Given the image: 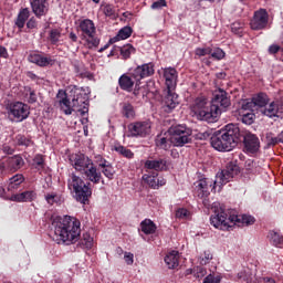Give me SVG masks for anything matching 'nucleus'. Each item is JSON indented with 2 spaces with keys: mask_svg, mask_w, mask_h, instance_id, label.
<instances>
[{
  "mask_svg": "<svg viewBox=\"0 0 283 283\" xmlns=\"http://www.w3.org/2000/svg\"><path fill=\"white\" fill-rule=\"evenodd\" d=\"M120 56L124 61L132 59V54H136V48L132 44H125L119 49Z\"/></svg>",
  "mask_w": 283,
  "mask_h": 283,
  "instance_id": "36",
  "label": "nucleus"
},
{
  "mask_svg": "<svg viewBox=\"0 0 283 283\" xmlns=\"http://www.w3.org/2000/svg\"><path fill=\"white\" fill-rule=\"evenodd\" d=\"M253 105L256 107H266V105H269V95L265 93H259L252 98L251 103L243 105V109H251Z\"/></svg>",
  "mask_w": 283,
  "mask_h": 283,
  "instance_id": "25",
  "label": "nucleus"
},
{
  "mask_svg": "<svg viewBox=\"0 0 283 283\" xmlns=\"http://www.w3.org/2000/svg\"><path fill=\"white\" fill-rule=\"evenodd\" d=\"M140 229L145 235H154L158 227L151 221V219H145L140 222Z\"/></svg>",
  "mask_w": 283,
  "mask_h": 283,
  "instance_id": "32",
  "label": "nucleus"
},
{
  "mask_svg": "<svg viewBox=\"0 0 283 283\" xmlns=\"http://www.w3.org/2000/svg\"><path fill=\"white\" fill-rule=\"evenodd\" d=\"M23 165H25V163L21 156H13L8 159V168L11 171H19Z\"/></svg>",
  "mask_w": 283,
  "mask_h": 283,
  "instance_id": "34",
  "label": "nucleus"
},
{
  "mask_svg": "<svg viewBox=\"0 0 283 283\" xmlns=\"http://www.w3.org/2000/svg\"><path fill=\"white\" fill-rule=\"evenodd\" d=\"M0 56L2 59H8V49H6V46L0 45Z\"/></svg>",
  "mask_w": 283,
  "mask_h": 283,
  "instance_id": "61",
  "label": "nucleus"
},
{
  "mask_svg": "<svg viewBox=\"0 0 283 283\" xmlns=\"http://www.w3.org/2000/svg\"><path fill=\"white\" fill-rule=\"evenodd\" d=\"M128 133L133 138H145L151 134V122H134L128 125Z\"/></svg>",
  "mask_w": 283,
  "mask_h": 283,
  "instance_id": "12",
  "label": "nucleus"
},
{
  "mask_svg": "<svg viewBox=\"0 0 283 283\" xmlns=\"http://www.w3.org/2000/svg\"><path fill=\"white\" fill-rule=\"evenodd\" d=\"M211 260H213V254H211L210 251H205L203 252V258H201L200 260V264H202V266L209 264V262H211Z\"/></svg>",
  "mask_w": 283,
  "mask_h": 283,
  "instance_id": "53",
  "label": "nucleus"
},
{
  "mask_svg": "<svg viewBox=\"0 0 283 283\" xmlns=\"http://www.w3.org/2000/svg\"><path fill=\"white\" fill-rule=\"evenodd\" d=\"M48 40L50 41L51 45H56L59 43V41H61V30L52 29L49 32Z\"/></svg>",
  "mask_w": 283,
  "mask_h": 283,
  "instance_id": "42",
  "label": "nucleus"
},
{
  "mask_svg": "<svg viewBox=\"0 0 283 283\" xmlns=\"http://www.w3.org/2000/svg\"><path fill=\"white\" fill-rule=\"evenodd\" d=\"M269 238L271 240V242H273L274 247H277V244H282V235H280V233L275 232V231H271L269 233Z\"/></svg>",
  "mask_w": 283,
  "mask_h": 283,
  "instance_id": "48",
  "label": "nucleus"
},
{
  "mask_svg": "<svg viewBox=\"0 0 283 283\" xmlns=\"http://www.w3.org/2000/svg\"><path fill=\"white\" fill-rule=\"evenodd\" d=\"M120 114L123 118H127L128 120H134L136 118V108L132 103L129 102H124L120 104Z\"/></svg>",
  "mask_w": 283,
  "mask_h": 283,
  "instance_id": "29",
  "label": "nucleus"
},
{
  "mask_svg": "<svg viewBox=\"0 0 283 283\" xmlns=\"http://www.w3.org/2000/svg\"><path fill=\"white\" fill-rule=\"evenodd\" d=\"M177 105H180L178 101V94L174 93V90H168L167 95L161 102V107L166 114H171L176 109Z\"/></svg>",
  "mask_w": 283,
  "mask_h": 283,
  "instance_id": "16",
  "label": "nucleus"
},
{
  "mask_svg": "<svg viewBox=\"0 0 283 283\" xmlns=\"http://www.w3.org/2000/svg\"><path fill=\"white\" fill-rule=\"evenodd\" d=\"M95 163L98 169H102V167H105V165H108L109 161H107V159H105L103 156L97 155L95 156Z\"/></svg>",
  "mask_w": 283,
  "mask_h": 283,
  "instance_id": "55",
  "label": "nucleus"
},
{
  "mask_svg": "<svg viewBox=\"0 0 283 283\" xmlns=\"http://www.w3.org/2000/svg\"><path fill=\"white\" fill-rule=\"evenodd\" d=\"M163 8H167V0H157L151 4V10H163Z\"/></svg>",
  "mask_w": 283,
  "mask_h": 283,
  "instance_id": "54",
  "label": "nucleus"
},
{
  "mask_svg": "<svg viewBox=\"0 0 283 283\" xmlns=\"http://www.w3.org/2000/svg\"><path fill=\"white\" fill-rule=\"evenodd\" d=\"M124 260L128 265L134 264V254L132 252H125Z\"/></svg>",
  "mask_w": 283,
  "mask_h": 283,
  "instance_id": "57",
  "label": "nucleus"
},
{
  "mask_svg": "<svg viewBox=\"0 0 283 283\" xmlns=\"http://www.w3.org/2000/svg\"><path fill=\"white\" fill-rule=\"evenodd\" d=\"M80 247L82 249H92V247H94V238H92L90 233H84L80 241Z\"/></svg>",
  "mask_w": 283,
  "mask_h": 283,
  "instance_id": "40",
  "label": "nucleus"
},
{
  "mask_svg": "<svg viewBox=\"0 0 283 283\" xmlns=\"http://www.w3.org/2000/svg\"><path fill=\"white\" fill-rule=\"evenodd\" d=\"M224 56H226V53L222 49L220 48L211 49L210 59H213L214 61H222Z\"/></svg>",
  "mask_w": 283,
  "mask_h": 283,
  "instance_id": "44",
  "label": "nucleus"
},
{
  "mask_svg": "<svg viewBox=\"0 0 283 283\" xmlns=\"http://www.w3.org/2000/svg\"><path fill=\"white\" fill-rule=\"evenodd\" d=\"M142 179L147 182L150 189H158V172H151L150 175H143Z\"/></svg>",
  "mask_w": 283,
  "mask_h": 283,
  "instance_id": "35",
  "label": "nucleus"
},
{
  "mask_svg": "<svg viewBox=\"0 0 283 283\" xmlns=\"http://www.w3.org/2000/svg\"><path fill=\"white\" fill-rule=\"evenodd\" d=\"M30 14H31V12H30L29 8H21L18 12L15 20H14L15 28H19L20 31L23 30L30 19Z\"/></svg>",
  "mask_w": 283,
  "mask_h": 283,
  "instance_id": "26",
  "label": "nucleus"
},
{
  "mask_svg": "<svg viewBox=\"0 0 283 283\" xmlns=\"http://www.w3.org/2000/svg\"><path fill=\"white\" fill-rule=\"evenodd\" d=\"M133 94H134V96H139V94H140V83H137L135 86H134V88H133Z\"/></svg>",
  "mask_w": 283,
  "mask_h": 283,
  "instance_id": "62",
  "label": "nucleus"
},
{
  "mask_svg": "<svg viewBox=\"0 0 283 283\" xmlns=\"http://www.w3.org/2000/svg\"><path fill=\"white\" fill-rule=\"evenodd\" d=\"M253 120H255V114H253L252 112L245 113L241 117V122L244 125H253Z\"/></svg>",
  "mask_w": 283,
  "mask_h": 283,
  "instance_id": "47",
  "label": "nucleus"
},
{
  "mask_svg": "<svg viewBox=\"0 0 283 283\" xmlns=\"http://www.w3.org/2000/svg\"><path fill=\"white\" fill-rule=\"evenodd\" d=\"M30 6L36 19L45 17L50 12V2L48 0H30Z\"/></svg>",
  "mask_w": 283,
  "mask_h": 283,
  "instance_id": "17",
  "label": "nucleus"
},
{
  "mask_svg": "<svg viewBox=\"0 0 283 283\" xmlns=\"http://www.w3.org/2000/svg\"><path fill=\"white\" fill-rule=\"evenodd\" d=\"M12 202H34L36 200V191L25 190L21 193H15L11 196Z\"/></svg>",
  "mask_w": 283,
  "mask_h": 283,
  "instance_id": "24",
  "label": "nucleus"
},
{
  "mask_svg": "<svg viewBox=\"0 0 283 283\" xmlns=\"http://www.w3.org/2000/svg\"><path fill=\"white\" fill-rule=\"evenodd\" d=\"M238 143H243L247 154H258L260 151V138H258V135L241 130L238 124L226 125L211 138V147L217 151H232L238 147Z\"/></svg>",
  "mask_w": 283,
  "mask_h": 283,
  "instance_id": "1",
  "label": "nucleus"
},
{
  "mask_svg": "<svg viewBox=\"0 0 283 283\" xmlns=\"http://www.w3.org/2000/svg\"><path fill=\"white\" fill-rule=\"evenodd\" d=\"M51 227L54 230L53 240L57 244L70 247V244H75L81 240V221L74 217H56L53 219Z\"/></svg>",
  "mask_w": 283,
  "mask_h": 283,
  "instance_id": "3",
  "label": "nucleus"
},
{
  "mask_svg": "<svg viewBox=\"0 0 283 283\" xmlns=\"http://www.w3.org/2000/svg\"><path fill=\"white\" fill-rule=\"evenodd\" d=\"M265 140L268 143V147H275V145H280L283 144V140H282V135L279 134L276 137H275V134L273 133H266L265 135Z\"/></svg>",
  "mask_w": 283,
  "mask_h": 283,
  "instance_id": "37",
  "label": "nucleus"
},
{
  "mask_svg": "<svg viewBox=\"0 0 283 283\" xmlns=\"http://www.w3.org/2000/svg\"><path fill=\"white\" fill-rule=\"evenodd\" d=\"M164 260L168 269H177V266L180 264V255L178 254V251L169 252Z\"/></svg>",
  "mask_w": 283,
  "mask_h": 283,
  "instance_id": "31",
  "label": "nucleus"
},
{
  "mask_svg": "<svg viewBox=\"0 0 283 283\" xmlns=\"http://www.w3.org/2000/svg\"><path fill=\"white\" fill-rule=\"evenodd\" d=\"M231 31H232L234 34H238V36H242V27H240V24L233 23V24L231 25Z\"/></svg>",
  "mask_w": 283,
  "mask_h": 283,
  "instance_id": "56",
  "label": "nucleus"
},
{
  "mask_svg": "<svg viewBox=\"0 0 283 283\" xmlns=\"http://www.w3.org/2000/svg\"><path fill=\"white\" fill-rule=\"evenodd\" d=\"M134 30L132 27H124L122 28L116 36L109 39V43H118V41H125V39H129Z\"/></svg>",
  "mask_w": 283,
  "mask_h": 283,
  "instance_id": "30",
  "label": "nucleus"
},
{
  "mask_svg": "<svg viewBox=\"0 0 283 283\" xmlns=\"http://www.w3.org/2000/svg\"><path fill=\"white\" fill-rule=\"evenodd\" d=\"M45 200L48 205H55L61 200V197L54 192L45 195Z\"/></svg>",
  "mask_w": 283,
  "mask_h": 283,
  "instance_id": "50",
  "label": "nucleus"
},
{
  "mask_svg": "<svg viewBox=\"0 0 283 283\" xmlns=\"http://www.w3.org/2000/svg\"><path fill=\"white\" fill-rule=\"evenodd\" d=\"M115 151H117V154H119L124 158H128L129 160L134 158V151L125 146H115Z\"/></svg>",
  "mask_w": 283,
  "mask_h": 283,
  "instance_id": "43",
  "label": "nucleus"
},
{
  "mask_svg": "<svg viewBox=\"0 0 283 283\" xmlns=\"http://www.w3.org/2000/svg\"><path fill=\"white\" fill-rule=\"evenodd\" d=\"M212 105V109L218 108L217 118L222 114V112H227L229 107H231V96L227 91L219 88L214 91L212 101L210 102Z\"/></svg>",
  "mask_w": 283,
  "mask_h": 283,
  "instance_id": "11",
  "label": "nucleus"
},
{
  "mask_svg": "<svg viewBox=\"0 0 283 283\" xmlns=\"http://www.w3.org/2000/svg\"><path fill=\"white\" fill-rule=\"evenodd\" d=\"M60 107L66 116H71L75 108H77L81 116H85L90 112V87L74 88L72 102H70L67 95H64L60 99Z\"/></svg>",
  "mask_w": 283,
  "mask_h": 283,
  "instance_id": "5",
  "label": "nucleus"
},
{
  "mask_svg": "<svg viewBox=\"0 0 283 283\" xmlns=\"http://www.w3.org/2000/svg\"><path fill=\"white\" fill-rule=\"evenodd\" d=\"M67 187L75 193L74 198L77 202H81V205L90 202V198H92L91 182H85L83 178L73 172L69 177Z\"/></svg>",
  "mask_w": 283,
  "mask_h": 283,
  "instance_id": "7",
  "label": "nucleus"
},
{
  "mask_svg": "<svg viewBox=\"0 0 283 283\" xmlns=\"http://www.w3.org/2000/svg\"><path fill=\"white\" fill-rule=\"evenodd\" d=\"M222 282V277L220 275L209 274L203 279V283H220Z\"/></svg>",
  "mask_w": 283,
  "mask_h": 283,
  "instance_id": "51",
  "label": "nucleus"
},
{
  "mask_svg": "<svg viewBox=\"0 0 283 283\" xmlns=\"http://www.w3.org/2000/svg\"><path fill=\"white\" fill-rule=\"evenodd\" d=\"M70 163L75 171L83 174L94 161L85 154L78 153L70 156Z\"/></svg>",
  "mask_w": 283,
  "mask_h": 283,
  "instance_id": "15",
  "label": "nucleus"
},
{
  "mask_svg": "<svg viewBox=\"0 0 283 283\" xmlns=\"http://www.w3.org/2000/svg\"><path fill=\"white\" fill-rule=\"evenodd\" d=\"M144 168L154 170L153 174H158V171H167V159H148L145 161Z\"/></svg>",
  "mask_w": 283,
  "mask_h": 283,
  "instance_id": "22",
  "label": "nucleus"
},
{
  "mask_svg": "<svg viewBox=\"0 0 283 283\" xmlns=\"http://www.w3.org/2000/svg\"><path fill=\"white\" fill-rule=\"evenodd\" d=\"M6 109L12 123H23L30 116V106L23 102H11L7 104Z\"/></svg>",
  "mask_w": 283,
  "mask_h": 283,
  "instance_id": "10",
  "label": "nucleus"
},
{
  "mask_svg": "<svg viewBox=\"0 0 283 283\" xmlns=\"http://www.w3.org/2000/svg\"><path fill=\"white\" fill-rule=\"evenodd\" d=\"M171 145H174V142L171 140V135L169 133L165 132L164 135H158L156 138V146L159 149H164L165 151H169L171 149Z\"/></svg>",
  "mask_w": 283,
  "mask_h": 283,
  "instance_id": "27",
  "label": "nucleus"
},
{
  "mask_svg": "<svg viewBox=\"0 0 283 283\" xmlns=\"http://www.w3.org/2000/svg\"><path fill=\"white\" fill-rule=\"evenodd\" d=\"M210 223L214 229H220V231H227L231 224H243L244 227H251L255 224V217L251 214H230L223 207L216 208L214 214L210 217Z\"/></svg>",
  "mask_w": 283,
  "mask_h": 283,
  "instance_id": "4",
  "label": "nucleus"
},
{
  "mask_svg": "<svg viewBox=\"0 0 283 283\" xmlns=\"http://www.w3.org/2000/svg\"><path fill=\"white\" fill-rule=\"evenodd\" d=\"M3 154L12 155L14 154V148L10 147L9 145L4 144L2 146Z\"/></svg>",
  "mask_w": 283,
  "mask_h": 283,
  "instance_id": "59",
  "label": "nucleus"
},
{
  "mask_svg": "<svg viewBox=\"0 0 283 283\" xmlns=\"http://www.w3.org/2000/svg\"><path fill=\"white\" fill-rule=\"evenodd\" d=\"M195 55L196 56H207L211 55V46H205V48H197L195 50Z\"/></svg>",
  "mask_w": 283,
  "mask_h": 283,
  "instance_id": "49",
  "label": "nucleus"
},
{
  "mask_svg": "<svg viewBox=\"0 0 283 283\" xmlns=\"http://www.w3.org/2000/svg\"><path fill=\"white\" fill-rule=\"evenodd\" d=\"M240 174V166L238 164L230 161L226 165V169L221 170L217 175V179L213 181L209 178H201L195 182V193L198 198L203 199L205 207H209V196L211 191L216 189V185H227L231 182L232 178H235Z\"/></svg>",
  "mask_w": 283,
  "mask_h": 283,
  "instance_id": "2",
  "label": "nucleus"
},
{
  "mask_svg": "<svg viewBox=\"0 0 283 283\" xmlns=\"http://www.w3.org/2000/svg\"><path fill=\"white\" fill-rule=\"evenodd\" d=\"M165 185H167V179H165V178H157V189L159 187H165Z\"/></svg>",
  "mask_w": 283,
  "mask_h": 283,
  "instance_id": "63",
  "label": "nucleus"
},
{
  "mask_svg": "<svg viewBox=\"0 0 283 283\" xmlns=\"http://www.w3.org/2000/svg\"><path fill=\"white\" fill-rule=\"evenodd\" d=\"M264 116L269 118H280L283 114V102L282 99H275L271 102L264 109Z\"/></svg>",
  "mask_w": 283,
  "mask_h": 283,
  "instance_id": "19",
  "label": "nucleus"
},
{
  "mask_svg": "<svg viewBox=\"0 0 283 283\" xmlns=\"http://www.w3.org/2000/svg\"><path fill=\"white\" fill-rule=\"evenodd\" d=\"M14 145L17 147H32V145H34V140H32V137H28L23 134H18L14 139Z\"/></svg>",
  "mask_w": 283,
  "mask_h": 283,
  "instance_id": "33",
  "label": "nucleus"
},
{
  "mask_svg": "<svg viewBox=\"0 0 283 283\" xmlns=\"http://www.w3.org/2000/svg\"><path fill=\"white\" fill-rule=\"evenodd\" d=\"M29 63H34L39 67H48V65H54L52 57L43 56L39 53H31L28 56Z\"/></svg>",
  "mask_w": 283,
  "mask_h": 283,
  "instance_id": "23",
  "label": "nucleus"
},
{
  "mask_svg": "<svg viewBox=\"0 0 283 283\" xmlns=\"http://www.w3.org/2000/svg\"><path fill=\"white\" fill-rule=\"evenodd\" d=\"M281 50H282V48H280V45L272 44L269 48V54H277V52H280Z\"/></svg>",
  "mask_w": 283,
  "mask_h": 283,
  "instance_id": "58",
  "label": "nucleus"
},
{
  "mask_svg": "<svg viewBox=\"0 0 283 283\" xmlns=\"http://www.w3.org/2000/svg\"><path fill=\"white\" fill-rule=\"evenodd\" d=\"M86 180L93 185H105V180H103V174L98 170V167L94 165V163L83 172Z\"/></svg>",
  "mask_w": 283,
  "mask_h": 283,
  "instance_id": "18",
  "label": "nucleus"
},
{
  "mask_svg": "<svg viewBox=\"0 0 283 283\" xmlns=\"http://www.w3.org/2000/svg\"><path fill=\"white\" fill-rule=\"evenodd\" d=\"M36 101H38L36 92L31 91L29 94V103L34 104L36 103Z\"/></svg>",
  "mask_w": 283,
  "mask_h": 283,
  "instance_id": "60",
  "label": "nucleus"
},
{
  "mask_svg": "<svg viewBox=\"0 0 283 283\" xmlns=\"http://www.w3.org/2000/svg\"><path fill=\"white\" fill-rule=\"evenodd\" d=\"M133 78L139 82L149 78L156 74V64L154 62L144 63L142 65H137L135 69L130 70Z\"/></svg>",
  "mask_w": 283,
  "mask_h": 283,
  "instance_id": "13",
  "label": "nucleus"
},
{
  "mask_svg": "<svg viewBox=\"0 0 283 283\" xmlns=\"http://www.w3.org/2000/svg\"><path fill=\"white\" fill-rule=\"evenodd\" d=\"M77 31L88 50H94L101 45V38L96 34V24L91 19L81 20Z\"/></svg>",
  "mask_w": 283,
  "mask_h": 283,
  "instance_id": "8",
  "label": "nucleus"
},
{
  "mask_svg": "<svg viewBox=\"0 0 283 283\" xmlns=\"http://www.w3.org/2000/svg\"><path fill=\"white\" fill-rule=\"evenodd\" d=\"M29 167L33 171L41 174L45 169V157L41 154H36L32 160L29 161Z\"/></svg>",
  "mask_w": 283,
  "mask_h": 283,
  "instance_id": "28",
  "label": "nucleus"
},
{
  "mask_svg": "<svg viewBox=\"0 0 283 283\" xmlns=\"http://www.w3.org/2000/svg\"><path fill=\"white\" fill-rule=\"evenodd\" d=\"M190 109L197 120H205L206 123H216L218 120V107L213 109L211 101L205 95L196 97Z\"/></svg>",
  "mask_w": 283,
  "mask_h": 283,
  "instance_id": "6",
  "label": "nucleus"
},
{
  "mask_svg": "<svg viewBox=\"0 0 283 283\" xmlns=\"http://www.w3.org/2000/svg\"><path fill=\"white\" fill-rule=\"evenodd\" d=\"M191 128H187L185 125L171 126L166 132L170 136L174 147H185L191 143Z\"/></svg>",
  "mask_w": 283,
  "mask_h": 283,
  "instance_id": "9",
  "label": "nucleus"
},
{
  "mask_svg": "<svg viewBox=\"0 0 283 283\" xmlns=\"http://www.w3.org/2000/svg\"><path fill=\"white\" fill-rule=\"evenodd\" d=\"M69 39L72 41V43H76V41H78V35H76L74 32H71L69 34Z\"/></svg>",
  "mask_w": 283,
  "mask_h": 283,
  "instance_id": "64",
  "label": "nucleus"
},
{
  "mask_svg": "<svg viewBox=\"0 0 283 283\" xmlns=\"http://www.w3.org/2000/svg\"><path fill=\"white\" fill-rule=\"evenodd\" d=\"M166 83L167 90L171 92V90H176V85L178 84V71L175 67H166L164 69L163 74Z\"/></svg>",
  "mask_w": 283,
  "mask_h": 283,
  "instance_id": "21",
  "label": "nucleus"
},
{
  "mask_svg": "<svg viewBox=\"0 0 283 283\" xmlns=\"http://www.w3.org/2000/svg\"><path fill=\"white\" fill-rule=\"evenodd\" d=\"M137 83L140 82H137L136 78H134L132 71H129V73L122 74L118 78V85L122 92H134V87Z\"/></svg>",
  "mask_w": 283,
  "mask_h": 283,
  "instance_id": "20",
  "label": "nucleus"
},
{
  "mask_svg": "<svg viewBox=\"0 0 283 283\" xmlns=\"http://www.w3.org/2000/svg\"><path fill=\"white\" fill-rule=\"evenodd\" d=\"M24 180L25 178L23 177V175H14L13 177L10 178L8 190L10 191L12 189H19V187L21 186V184H23Z\"/></svg>",
  "mask_w": 283,
  "mask_h": 283,
  "instance_id": "38",
  "label": "nucleus"
},
{
  "mask_svg": "<svg viewBox=\"0 0 283 283\" xmlns=\"http://www.w3.org/2000/svg\"><path fill=\"white\" fill-rule=\"evenodd\" d=\"M250 28L254 31L266 30V28H269V11H266V9L254 11L250 20Z\"/></svg>",
  "mask_w": 283,
  "mask_h": 283,
  "instance_id": "14",
  "label": "nucleus"
},
{
  "mask_svg": "<svg viewBox=\"0 0 283 283\" xmlns=\"http://www.w3.org/2000/svg\"><path fill=\"white\" fill-rule=\"evenodd\" d=\"M218 132H220V130H217L214 133H212L211 130H206L203 133L197 134V138L199 140H208V138H210V145H211V138H213V136H216V134H218Z\"/></svg>",
  "mask_w": 283,
  "mask_h": 283,
  "instance_id": "46",
  "label": "nucleus"
},
{
  "mask_svg": "<svg viewBox=\"0 0 283 283\" xmlns=\"http://www.w3.org/2000/svg\"><path fill=\"white\" fill-rule=\"evenodd\" d=\"M101 169H102L101 174H103L105 178H108V180H114V174H116V170L114 169V166H112L109 161Z\"/></svg>",
  "mask_w": 283,
  "mask_h": 283,
  "instance_id": "39",
  "label": "nucleus"
},
{
  "mask_svg": "<svg viewBox=\"0 0 283 283\" xmlns=\"http://www.w3.org/2000/svg\"><path fill=\"white\" fill-rule=\"evenodd\" d=\"M191 212H189V210H187L186 208H179L176 211V218H178L179 220H189Z\"/></svg>",
  "mask_w": 283,
  "mask_h": 283,
  "instance_id": "45",
  "label": "nucleus"
},
{
  "mask_svg": "<svg viewBox=\"0 0 283 283\" xmlns=\"http://www.w3.org/2000/svg\"><path fill=\"white\" fill-rule=\"evenodd\" d=\"M39 28V21H36V18L31 17L29 20H27V29L28 30H36Z\"/></svg>",
  "mask_w": 283,
  "mask_h": 283,
  "instance_id": "52",
  "label": "nucleus"
},
{
  "mask_svg": "<svg viewBox=\"0 0 283 283\" xmlns=\"http://www.w3.org/2000/svg\"><path fill=\"white\" fill-rule=\"evenodd\" d=\"M103 12L105 17H108L109 19L118 18V13L116 12V7L114 4H105L103 8Z\"/></svg>",
  "mask_w": 283,
  "mask_h": 283,
  "instance_id": "41",
  "label": "nucleus"
}]
</instances>
